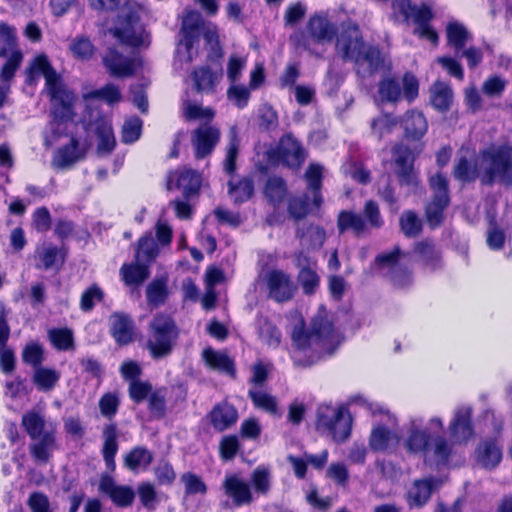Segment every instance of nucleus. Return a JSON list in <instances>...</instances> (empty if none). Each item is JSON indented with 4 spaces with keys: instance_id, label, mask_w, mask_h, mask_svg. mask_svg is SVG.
I'll list each match as a JSON object with an SVG mask.
<instances>
[{
    "instance_id": "43",
    "label": "nucleus",
    "mask_w": 512,
    "mask_h": 512,
    "mask_svg": "<svg viewBox=\"0 0 512 512\" xmlns=\"http://www.w3.org/2000/svg\"><path fill=\"white\" fill-rule=\"evenodd\" d=\"M120 272L127 286H139L150 276L149 265L143 262L124 264Z\"/></svg>"
},
{
    "instance_id": "50",
    "label": "nucleus",
    "mask_w": 512,
    "mask_h": 512,
    "mask_svg": "<svg viewBox=\"0 0 512 512\" xmlns=\"http://www.w3.org/2000/svg\"><path fill=\"white\" fill-rule=\"evenodd\" d=\"M398 437L386 426H378L371 432L369 446L373 451H385L392 442L398 443Z\"/></svg>"
},
{
    "instance_id": "4",
    "label": "nucleus",
    "mask_w": 512,
    "mask_h": 512,
    "mask_svg": "<svg viewBox=\"0 0 512 512\" xmlns=\"http://www.w3.org/2000/svg\"><path fill=\"white\" fill-rule=\"evenodd\" d=\"M316 428L330 436L334 442L343 443L351 435L352 418L344 407L335 408L331 405H320L317 409Z\"/></svg>"
},
{
    "instance_id": "42",
    "label": "nucleus",
    "mask_w": 512,
    "mask_h": 512,
    "mask_svg": "<svg viewBox=\"0 0 512 512\" xmlns=\"http://www.w3.org/2000/svg\"><path fill=\"white\" fill-rule=\"evenodd\" d=\"M447 42L454 51L455 56H459L461 49H463L466 43L472 38L471 33L467 28L459 22H450L446 27Z\"/></svg>"
},
{
    "instance_id": "28",
    "label": "nucleus",
    "mask_w": 512,
    "mask_h": 512,
    "mask_svg": "<svg viewBox=\"0 0 512 512\" xmlns=\"http://www.w3.org/2000/svg\"><path fill=\"white\" fill-rule=\"evenodd\" d=\"M296 265L300 268L298 273V282L300 283L305 295H313L317 291L320 278L316 271L311 267L310 258L304 253H299L296 257Z\"/></svg>"
},
{
    "instance_id": "23",
    "label": "nucleus",
    "mask_w": 512,
    "mask_h": 512,
    "mask_svg": "<svg viewBox=\"0 0 512 512\" xmlns=\"http://www.w3.org/2000/svg\"><path fill=\"white\" fill-rule=\"evenodd\" d=\"M449 433L457 442L467 441L473 436L471 406H460L455 410L453 419L449 424Z\"/></svg>"
},
{
    "instance_id": "14",
    "label": "nucleus",
    "mask_w": 512,
    "mask_h": 512,
    "mask_svg": "<svg viewBox=\"0 0 512 512\" xmlns=\"http://www.w3.org/2000/svg\"><path fill=\"white\" fill-rule=\"evenodd\" d=\"M52 101L53 123L60 126L63 123L72 121L74 117L73 102L74 94L67 91L59 82L48 89Z\"/></svg>"
},
{
    "instance_id": "41",
    "label": "nucleus",
    "mask_w": 512,
    "mask_h": 512,
    "mask_svg": "<svg viewBox=\"0 0 512 512\" xmlns=\"http://www.w3.org/2000/svg\"><path fill=\"white\" fill-rule=\"evenodd\" d=\"M288 192L286 181L280 176H270L264 187V195L268 202L278 208Z\"/></svg>"
},
{
    "instance_id": "47",
    "label": "nucleus",
    "mask_w": 512,
    "mask_h": 512,
    "mask_svg": "<svg viewBox=\"0 0 512 512\" xmlns=\"http://www.w3.org/2000/svg\"><path fill=\"white\" fill-rule=\"evenodd\" d=\"M22 426L32 440L40 438L45 431L46 420L44 416L36 411H27L22 416Z\"/></svg>"
},
{
    "instance_id": "8",
    "label": "nucleus",
    "mask_w": 512,
    "mask_h": 512,
    "mask_svg": "<svg viewBox=\"0 0 512 512\" xmlns=\"http://www.w3.org/2000/svg\"><path fill=\"white\" fill-rule=\"evenodd\" d=\"M366 46L359 25L348 19L340 25V33L336 38V52L345 61H351L359 55Z\"/></svg>"
},
{
    "instance_id": "45",
    "label": "nucleus",
    "mask_w": 512,
    "mask_h": 512,
    "mask_svg": "<svg viewBox=\"0 0 512 512\" xmlns=\"http://www.w3.org/2000/svg\"><path fill=\"white\" fill-rule=\"evenodd\" d=\"M414 252L432 270H436L441 266V253L430 240L425 239L417 242L414 246Z\"/></svg>"
},
{
    "instance_id": "22",
    "label": "nucleus",
    "mask_w": 512,
    "mask_h": 512,
    "mask_svg": "<svg viewBox=\"0 0 512 512\" xmlns=\"http://www.w3.org/2000/svg\"><path fill=\"white\" fill-rule=\"evenodd\" d=\"M98 138L96 153L98 156L110 155L116 146L112 125L107 117L98 114L93 122L88 124Z\"/></svg>"
},
{
    "instance_id": "56",
    "label": "nucleus",
    "mask_w": 512,
    "mask_h": 512,
    "mask_svg": "<svg viewBox=\"0 0 512 512\" xmlns=\"http://www.w3.org/2000/svg\"><path fill=\"white\" fill-rule=\"evenodd\" d=\"M168 297V289L165 279H154L146 289L147 303L153 307L163 305Z\"/></svg>"
},
{
    "instance_id": "51",
    "label": "nucleus",
    "mask_w": 512,
    "mask_h": 512,
    "mask_svg": "<svg viewBox=\"0 0 512 512\" xmlns=\"http://www.w3.org/2000/svg\"><path fill=\"white\" fill-rule=\"evenodd\" d=\"M14 50H20L16 28L6 22H0V58L8 57Z\"/></svg>"
},
{
    "instance_id": "33",
    "label": "nucleus",
    "mask_w": 512,
    "mask_h": 512,
    "mask_svg": "<svg viewBox=\"0 0 512 512\" xmlns=\"http://www.w3.org/2000/svg\"><path fill=\"white\" fill-rule=\"evenodd\" d=\"M153 453L144 446L133 447L123 459L125 468L134 473L146 470L153 462Z\"/></svg>"
},
{
    "instance_id": "64",
    "label": "nucleus",
    "mask_w": 512,
    "mask_h": 512,
    "mask_svg": "<svg viewBox=\"0 0 512 512\" xmlns=\"http://www.w3.org/2000/svg\"><path fill=\"white\" fill-rule=\"evenodd\" d=\"M251 482L257 493L266 495L271 488V473L265 466H258L251 474Z\"/></svg>"
},
{
    "instance_id": "31",
    "label": "nucleus",
    "mask_w": 512,
    "mask_h": 512,
    "mask_svg": "<svg viewBox=\"0 0 512 512\" xmlns=\"http://www.w3.org/2000/svg\"><path fill=\"white\" fill-rule=\"evenodd\" d=\"M401 123L407 139L420 140L427 132L428 124L422 112L416 110L406 112Z\"/></svg>"
},
{
    "instance_id": "25",
    "label": "nucleus",
    "mask_w": 512,
    "mask_h": 512,
    "mask_svg": "<svg viewBox=\"0 0 512 512\" xmlns=\"http://www.w3.org/2000/svg\"><path fill=\"white\" fill-rule=\"evenodd\" d=\"M103 445L101 454L107 470L113 473L116 470L115 456L119 449L118 429L115 423L106 424L102 430Z\"/></svg>"
},
{
    "instance_id": "6",
    "label": "nucleus",
    "mask_w": 512,
    "mask_h": 512,
    "mask_svg": "<svg viewBox=\"0 0 512 512\" xmlns=\"http://www.w3.org/2000/svg\"><path fill=\"white\" fill-rule=\"evenodd\" d=\"M337 29L333 23L324 14L312 15L307 24L306 32L298 30L290 36V41L296 48H302L309 52L311 50V42L324 44L331 42L336 36Z\"/></svg>"
},
{
    "instance_id": "52",
    "label": "nucleus",
    "mask_w": 512,
    "mask_h": 512,
    "mask_svg": "<svg viewBox=\"0 0 512 512\" xmlns=\"http://www.w3.org/2000/svg\"><path fill=\"white\" fill-rule=\"evenodd\" d=\"M248 397L252 401L255 408L263 410L271 415L278 414V403L276 397L263 391L250 389Z\"/></svg>"
},
{
    "instance_id": "44",
    "label": "nucleus",
    "mask_w": 512,
    "mask_h": 512,
    "mask_svg": "<svg viewBox=\"0 0 512 512\" xmlns=\"http://www.w3.org/2000/svg\"><path fill=\"white\" fill-rule=\"evenodd\" d=\"M60 377L56 369L39 366L34 369L33 383L39 391L48 392L54 389Z\"/></svg>"
},
{
    "instance_id": "13",
    "label": "nucleus",
    "mask_w": 512,
    "mask_h": 512,
    "mask_svg": "<svg viewBox=\"0 0 512 512\" xmlns=\"http://www.w3.org/2000/svg\"><path fill=\"white\" fill-rule=\"evenodd\" d=\"M392 154L397 166L396 175L400 185L415 189L419 180L413 167L414 155L412 150L404 144H396L392 148Z\"/></svg>"
},
{
    "instance_id": "7",
    "label": "nucleus",
    "mask_w": 512,
    "mask_h": 512,
    "mask_svg": "<svg viewBox=\"0 0 512 512\" xmlns=\"http://www.w3.org/2000/svg\"><path fill=\"white\" fill-rule=\"evenodd\" d=\"M433 191L431 201L425 206V217L431 229L439 227L444 221V211L450 204L449 183L442 173H437L429 180Z\"/></svg>"
},
{
    "instance_id": "5",
    "label": "nucleus",
    "mask_w": 512,
    "mask_h": 512,
    "mask_svg": "<svg viewBox=\"0 0 512 512\" xmlns=\"http://www.w3.org/2000/svg\"><path fill=\"white\" fill-rule=\"evenodd\" d=\"M110 32L121 43L133 48H148L151 43L150 33L140 22L139 14L132 9L121 11Z\"/></svg>"
},
{
    "instance_id": "63",
    "label": "nucleus",
    "mask_w": 512,
    "mask_h": 512,
    "mask_svg": "<svg viewBox=\"0 0 512 512\" xmlns=\"http://www.w3.org/2000/svg\"><path fill=\"white\" fill-rule=\"evenodd\" d=\"M98 405L101 415L111 420L119 410L120 398L116 392H108L101 396Z\"/></svg>"
},
{
    "instance_id": "34",
    "label": "nucleus",
    "mask_w": 512,
    "mask_h": 512,
    "mask_svg": "<svg viewBox=\"0 0 512 512\" xmlns=\"http://www.w3.org/2000/svg\"><path fill=\"white\" fill-rule=\"evenodd\" d=\"M337 228L339 234L352 231L357 237L361 236L366 230V221L362 215L351 210H342L337 217Z\"/></svg>"
},
{
    "instance_id": "40",
    "label": "nucleus",
    "mask_w": 512,
    "mask_h": 512,
    "mask_svg": "<svg viewBox=\"0 0 512 512\" xmlns=\"http://www.w3.org/2000/svg\"><path fill=\"white\" fill-rule=\"evenodd\" d=\"M322 173L323 167L315 163H311L305 172L307 187L312 192V205L315 208H319L323 201L321 195Z\"/></svg>"
},
{
    "instance_id": "16",
    "label": "nucleus",
    "mask_w": 512,
    "mask_h": 512,
    "mask_svg": "<svg viewBox=\"0 0 512 512\" xmlns=\"http://www.w3.org/2000/svg\"><path fill=\"white\" fill-rule=\"evenodd\" d=\"M440 479L430 476L416 479L405 494V500L409 509H421L430 500L433 492L441 486Z\"/></svg>"
},
{
    "instance_id": "61",
    "label": "nucleus",
    "mask_w": 512,
    "mask_h": 512,
    "mask_svg": "<svg viewBox=\"0 0 512 512\" xmlns=\"http://www.w3.org/2000/svg\"><path fill=\"white\" fill-rule=\"evenodd\" d=\"M6 59L0 69V79L2 82L9 83L22 63L23 53L21 50H14Z\"/></svg>"
},
{
    "instance_id": "10",
    "label": "nucleus",
    "mask_w": 512,
    "mask_h": 512,
    "mask_svg": "<svg viewBox=\"0 0 512 512\" xmlns=\"http://www.w3.org/2000/svg\"><path fill=\"white\" fill-rule=\"evenodd\" d=\"M264 280L268 289V296L275 302L290 301L297 291V286L291 276L283 270H269L265 274Z\"/></svg>"
},
{
    "instance_id": "2",
    "label": "nucleus",
    "mask_w": 512,
    "mask_h": 512,
    "mask_svg": "<svg viewBox=\"0 0 512 512\" xmlns=\"http://www.w3.org/2000/svg\"><path fill=\"white\" fill-rule=\"evenodd\" d=\"M179 336L175 320L170 315L157 313L148 323L145 348L154 360L163 359L173 352Z\"/></svg>"
},
{
    "instance_id": "46",
    "label": "nucleus",
    "mask_w": 512,
    "mask_h": 512,
    "mask_svg": "<svg viewBox=\"0 0 512 512\" xmlns=\"http://www.w3.org/2000/svg\"><path fill=\"white\" fill-rule=\"evenodd\" d=\"M453 176L463 183H471L480 178L481 173L477 168L476 161H471L467 157L462 156L454 166Z\"/></svg>"
},
{
    "instance_id": "32",
    "label": "nucleus",
    "mask_w": 512,
    "mask_h": 512,
    "mask_svg": "<svg viewBox=\"0 0 512 512\" xmlns=\"http://www.w3.org/2000/svg\"><path fill=\"white\" fill-rule=\"evenodd\" d=\"M429 6L422 4L416 5L412 0H392L391 2V18L396 23L409 24L415 22L416 14Z\"/></svg>"
},
{
    "instance_id": "27",
    "label": "nucleus",
    "mask_w": 512,
    "mask_h": 512,
    "mask_svg": "<svg viewBox=\"0 0 512 512\" xmlns=\"http://www.w3.org/2000/svg\"><path fill=\"white\" fill-rule=\"evenodd\" d=\"M208 418L212 427L217 432H223L237 422L238 412L232 404L223 401L212 408L208 414Z\"/></svg>"
},
{
    "instance_id": "12",
    "label": "nucleus",
    "mask_w": 512,
    "mask_h": 512,
    "mask_svg": "<svg viewBox=\"0 0 512 512\" xmlns=\"http://www.w3.org/2000/svg\"><path fill=\"white\" fill-rule=\"evenodd\" d=\"M270 157L277 158L289 168L299 169L306 160L307 154L302 144L292 134H286L280 138Z\"/></svg>"
},
{
    "instance_id": "9",
    "label": "nucleus",
    "mask_w": 512,
    "mask_h": 512,
    "mask_svg": "<svg viewBox=\"0 0 512 512\" xmlns=\"http://www.w3.org/2000/svg\"><path fill=\"white\" fill-rule=\"evenodd\" d=\"M401 255V249L395 246L392 251L377 255L375 265L379 269H387L386 276L392 283L404 288L412 283V274L406 266L399 263Z\"/></svg>"
},
{
    "instance_id": "11",
    "label": "nucleus",
    "mask_w": 512,
    "mask_h": 512,
    "mask_svg": "<svg viewBox=\"0 0 512 512\" xmlns=\"http://www.w3.org/2000/svg\"><path fill=\"white\" fill-rule=\"evenodd\" d=\"M204 25L203 18L196 11L188 12L182 19L180 30L181 39L178 43L177 53H181V48L185 49V61L192 62V49L199 42L200 31Z\"/></svg>"
},
{
    "instance_id": "39",
    "label": "nucleus",
    "mask_w": 512,
    "mask_h": 512,
    "mask_svg": "<svg viewBox=\"0 0 512 512\" xmlns=\"http://www.w3.org/2000/svg\"><path fill=\"white\" fill-rule=\"evenodd\" d=\"M227 185L228 194L234 204H243L254 195V180L251 177H243L237 182L230 180Z\"/></svg>"
},
{
    "instance_id": "36",
    "label": "nucleus",
    "mask_w": 512,
    "mask_h": 512,
    "mask_svg": "<svg viewBox=\"0 0 512 512\" xmlns=\"http://www.w3.org/2000/svg\"><path fill=\"white\" fill-rule=\"evenodd\" d=\"M176 187L182 190L183 197L188 200L190 197L196 195L201 187V175L190 168H184L178 173Z\"/></svg>"
},
{
    "instance_id": "17",
    "label": "nucleus",
    "mask_w": 512,
    "mask_h": 512,
    "mask_svg": "<svg viewBox=\"0 0 512 512\" xmlns=\"http://www.w3.org/2000/svg\"><path fill=\"white\" fill-rule=\"evenodd\" d=\"M110 335L119 346H126L135 340V322L132 316L125 312H113L108 319Z\"/></svg>"
},
{
    "instance_id": "3",
    "label": "nucleus",
    "mask_w": 512,
    "mask_h": 512,
    "mask_svg": "<svg viewBox=\"0 0 512 512\" xmlns=\"http://www.w3.org/2000/svg\"><path fill=\"white\" fill-rule=\"evenodd\" d=\"M480 158L485 165L480 181L484 186H492L499 180L504 186L512 185V146L502 144L497 147L484 149Z\"/></svg>"
},
{
    "instance_id": "24",
    "label": "nucleus",
    "mask_w": 512,
    "mask_h": 512,
    "mask_svg": "<svg viewBox=\"0 0 512 512\" xmlns=\"http://www.w3.org/2000/svg\"><path fill=\"white\" fill-rule=\"evenodd\" d=\"M103 65L115 78L131 77L135 73V60L124 56L116 49H109L103 57Z\"/></svg>"
},
{
    "instance_id": "53",
    "label": "nucleus",
    "mask_w": 512,
    "mask_h": 512,
    "mask_svg": "<svg viewBox=\"0 0 512 512\" xmlns=\"http://www.w3.org/2000/svg\"><path fill=\"white\" fill-rule=\"evenodd\" d=\"M194 88L197 92H213L216 85L217 76L210 67L204 66L196 68L192 73Z\"/></svg>"
},
{
    "instance_id": "37",
    "label": "nucleus",
    "mask_w": 512,
    "mask_h": 512,
    "mask_svg": "<svg viewBox=\"0 0 512 512\" xmlns=\"http://www.w3.org/2000/svg\"><path fill=\"white\" fill-rule=\"evenodd\" d=\"M433 18L434 13L431 8H424L422 11H418L414 22L416 27L413 30V34L420 38L427 39L433 44H437L439 39L438 34L430 25Z\"/></svg>"
},
{
    "instance_id": "54",
    "label": "nucleus",
    "mask_w": 512,
    "mask_h": 512,
    "mask_svg": "<svg viewBox=\"0 0 512 512\" xmlns=\"http://www.w3.org/2000/svg\"><path fill=\"white\" fill-rule=\"evenodd\" d=\"M159 248L151 235H145L138 241L136 258L138 262L150 265L158 256Z\"/></svg>"
},
{
    "instance_id": "19",
    "label": "nucleus",
    "mask_w": 512,
    "mask_h": 512,
    "mask_svg": "<svg viewBox=\"0 0 512 512\" xmlns=\"http://www.w3.org/2000/svg\"><path fill=\"white\" fill-rule=\"evenodd\" d=\"M87 149L80 146L79 140L72 136L70 142L59 147L51 161V165L57 170H67L86 157Z\"/></svg>"
},
{
    "instance_id": "21",
    "label": "nucleus",
    "mask_w": 512,
    "mask_h": 512,
    "mask_svg": "<svg viewBox=\"0 0 512 512\" xmlns=\"http://www.w3.org/2000/svg\"><path fill=\"white\" fill-rule=\"evenodd\" d=\"M222 489L236 507L250 505L254 500L249 483L236 474L225 476Z\"/></svg>"
},
{
    "instance_id": "38",
    "label": "nucleus",
    "mask_w": 512,
    "mask_h": 512,
    "mask_svg": "<svg viewBox=\"0 0 512 512\" xmlns=\"http://www.w3.org/2000/svg\"><path fill=\"white\" fill-rule=\"evenodd\" d=\"M453 101L451 87L441 81H436L430 88V103L439 112L450 109Z\"/></svg>"
},
{
    "instance_id": "35",
    "label": "nucleus",
    "mask_w": 512,
    "mask_h": 512,
    "mask_svg": "<svg viewBox=\"0 0 512 512\" xmlns=\"http://www.w3.org/2000/svg\"><path fill=\"white\" fill-rule=\"evenodd\" d=\"M476 454L478 462L486 469L495 468L502 459V450L494 439L480 443Z\"/></svg>"
},
{
    "instance_id": "57",
    "label": "nucleus",
    "mask_w": 512,
    "mask_h": 512,
    "mask_svg": "<svg viewBox=\"0 0 512 512\" xmlns=\"http://www.w3.org/2000/svg\"><path fill=\"white\" fill-rule=\"evenodd\" d=\"M399 225L403 234L408 238L417 237L423 229L422 220L417 213L412 210H406L401 214Z\"/></svg>"
},
{
    "instance_id": "48",
    "label": "nucleus",
    "mask_w": 512,
    "mask_h": 512,
    "mask_svg": "<svg viewBox=\"0 0 512 512\" xmlns=\"http://www.w3.org/2000/svg\"><path fill=\"white\" fill-rule=\"evenodd\" d=\"M311 210L312 208L310 196L307 193H303L302 195L298 196H292L288 199V215L296 222L304 219L308 214H310Z\"/></svg>"
},
{
    "instance_id": "62",
    "label": "nucleus",
    "mask_w": 512,
    "mask_h": 512,
    "mask_svg": "<svg viewBox=\"0 0 512 512\" xmlns=\"http://www.w3.org/2000/svg\"><path fill=\"white\" fill-rule=\"evenodd\" d=\"M378 93L383 102H397L401 97V87L397 80L385 78L379 82Z\"/></svg>"
},
{
    "instance_id": "30",
    "label": "nucleus",
    "mask_w": 512,
    "mask_h": 512,
    "mask_svg": "<svg viewBox=\"0 0 512 512\" xmlns=\"http://www.w3.org/2000/svg\"><path fill=\"white\" fill-rule=\"evenodd\" d=\"M29 446L30 454L36 462L46 464L56 447L55 430L45 431L40 438Z\"/></svg>"
},
{
    "instance_id": "60",
    "label": "nucleus",
    "mask_w": 512,
    "mask_h": 512,
    "mask_svg": "<svg viewBox=\"0 0 512 512\" xmlns=\"http://www.w3.org/2000/svg\"><path fill=\"white\" fill-rule=\"evenodd\" d=\"M72 55L79 60H90L95 53V46L88 37H76L69 45Z\"/></svg>"
},
{
    "instance_id": "1",
    "label": "nucleus",
    "mask_w": 512,
    "mask_h": 512,
    "mask_svg": "<svg viewBox=\"0 0 512 512\" xmlns=\"http://www.w3.org/2000/svg\"><path fill=\"white\" fill-rule=\"evenodd\" d=\"M291 338L295 346L293 361L298 367L312 366L320 359L333 355L343 340L324 308L318 310L308 329H305L303 322L295 325Z\"/></svg>"
},
{
    "instance_id": "15",
    "label": "nucleus",
    "mask_w": 512,
    "mask_h": 512,
    "mask_svg": "<svg viewBox=\"0 0 512 512\" xmlns=\"http://www.w3.org/2000/svg\"><path fill=\"white\" fill-rule=\"evenodd\" d=\"M98 489L118 508L132 506L136 496L131 486L117 484L108 473L101 474Z\"/></svg>"
},
{
    "instance_id": "18",
    "label": "nucleus",
    "mask_w": 512,
    "mask_h": 512,
    "mask_svg": "<svg viewBox=\"0 0 512 512\" xmlns=\"http://www.w3.org/2000/svg\"><path fill=\"white\" fill-rule=\"evenodd\" d=\"M220 130L212 125L202 124L192 133V145L195 157L203 159L210 155L220 140Z\"/></svg>"
},
{
    "instance_id": "29",
    "label": "nucleus",
    "mask_w": 512,
    "mask_h": 512,
    "mask_svg": "<svg viewBox=\"0 0 512 512\" xmlns=\"http://www.w3.org/2000/svg\"><path fill=\"white\" fill-rule=\"evenodd\" d=\"M202 357L212 370L227 374L232 378L236 377L235 363L227 353L209 347L203 350Z\"/></svg>"
},
{
    "instance_id": "26",
    "label": "nucleus",
    "mask_w": 512,
    "mask_h": 512,
    "mask_svg": "<svg viewBox=\"0 0 512 512\" xmlns=\"http://www.w3.org/2000/svg\"><path fill=\"white\" fill-rule=\"evenodd\" d=\"M353 62L357 66V73L362 74L363 77L378 72L384 64L380 50L371 45H366Z\"/></svg>"
},
{
    "instance_id": "59",
    "label": "nucleus",
    "mask_w": 512,
    "mask_h": 512,
    "mask_svg": "<svg viewBox=\"0 0 512 512\" xmlns=\"http://www.w3.org/2000/svg\"><path fill=\"white\" fill-rule=\"evenodd\" d=\"M37 253L45 270L56 267L58 261H60V265L64 263V255H61V250L53 244L44 243L41 248L37 249Z\"/></svg>"
},
{
    "instance_id": "55",
    "label": "nucleus",
    "mask_w": 512,
    "mask_h": 512,
    "mask_svg": "<svg viewBox=\"0 0 512 512\" xmlns=\"http://www.w3.org/2000/svg\"><path fill=\"white\" fill-rule=\"evenodd\" d=\"M48 337L52 345L60 351L75 349L73 331L69 328H53L48 331Z\"/></svg>"
},
{
    "instance_id": "20",
    "label": "nucleus",
    "mask_w": 512,
    "mask_h": 512,
    "mask_svg": "<svg viewBox=\"0 0 512 512\" xmlns=\"http://www.w3.org/2000/svg\"><path fill=\"white\" fill-rule=\"evenodd\" d=\"M25 76V83L30 86L34 85L40 76H44L48 89L59 83V76L45 54L37 55L30 61L25 69Z\"/></svg>"
},
{
    "instance_id": "49",
    "label": "nucleus",
    "mask_w": 512,
    "mask_h": 512,
    "mask_svg": "<svg viewBox=\"0 0 512 512\" xmlns=\"http://www.w3.org/2000/svg\"><path fill=\"white\" fill-rule=\"evenodd\" d=\"M429 441L430 434L426 430H420L412 426L404 446L409 453H423L428 451Z\"/></svg>"
},
{
    "instance_id": "58",
    "label": "nucleus",
    "mask_w": 512,
    "mask_h": 512,
    "mask_svg": "<svg viewBox=\"0 0 512 512\" xmlns=\"http://www.w3.org/2000/svg\"><path fill=\"white\" fill-rule=\"evenodd\" d=\"M397 124V118L391 114L379 115L371 120V134L380 141L384 136L389 135Z\"/></svg>"
}]
</instances>
